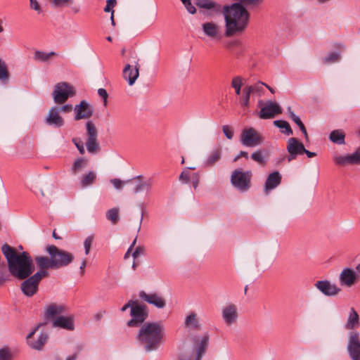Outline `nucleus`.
Wrapping results in <instances>:
<instances>
[{
  "label": "nucleus",
  "instance_id": "obj_39",
  "mask_svg": "<svg viewBox=\"0 0 360 360\" xmlns=\"http://www.w3.org/2000/svg\"><path fill=\"white\" fill-rule=\"evenodd\" d=\"M266 153L262 150H257L252 153L251 158L259 163L261 165H266V158H265Z\"/></svg>",
  "mask_w": 360,
  "mask_h": 360
},
{
  "label": "nucleus",
  "instance_id": "obj_42",
  "mask_svg": "<svg viewBox=\"0 0 360 360\" xmlns=\"http://www.w3.org/2000/svg\"><path fill=\"white\" fill-rule=\"evenodd\" d=\"M86 134L88 139H97L98 131L95 124L91 121L86 123Z\"/></svg>",
  "mask_w": 360,
  "mask_h": 360
},
{
  "label": "nucleus",
  "instance_id": "obj_32",
  "mask_svg": "<svg viewBox=\"0 0 360 360\" xmlns=\"http://www.w3.org/2000/svg\"><path fill=\"white\" fill-rule=\"evenodd\" d=\"M10 79V73L5 61L0 58V82L6 84Z\"/></svg>",
  "mask_w": 360,
  "mask_h": 360
},
{
  "label": "nucleus",
  "instance_id": "obj_58",
  "mask_svg": "<svg viewBox=\"0 0 360 360\" xmlns=\"http://www.w3.org/2000/svg\"><path fill=\"white\" fill-rule=\"evenodd\" d=\"M190 175L188 171H184L181 172L179 176V180L183 183L188 184L189 182Z\"/></svg>",
  "mask_w": 360,
  "mask_h": 360
},
{
  "label": "nucleus",
  "instance_id": "obj_57",
  "mask_svg": "<svg viewBox=\"0 0 360 360\" xmlns=\"http://www.w3.org/2000/svg\"><path fill=\"white\" fill-rule=\"evenodd\" d=\"M186 7L188 12L191 14H194L196 12L195 6L192 4L191 0H188L186 4H183Z\"/></svg>",
  "mask_w": 360,
  "mask_h": 360
},
{
  "label": "nucleus",
  "instance_id": "obj_27",
  "mask_svg": "<svg viewBox=\"0 0 360 360\" xmlns=\"http://www.w3.org/2000/svg\"><path fill=\"white\" fill-rule=\"evenodd\" d=\"M360 326L359 316L354 307H350L349 314L345 323L347 330H354Z\"/></svg>",
  "mask_w": 360,
  "mask_h": 360
},
{
  "label": "nucleus",
  "instance_id": "obj_40",
  "mask_svg": "<svg viewBox=\"0 0 360 360\" xmlns=\"http://www.w3.org/2000/svg\"><path fill=\"white\" fill-rule=\"evenodd\" d=\"M251 94V91L248 87L245 86L243 89V95L240 100L241 106L249 108Z\"/></svg>",
  "mask_w": 360,
  "mask_h": 360
},
{
  "label": "nucleus",
  "instance_id": "obj_24",
  "mask_svg": "<svg viewBox=\"0 0 360 360\" xmlns=\"http://www.w3.org/2000/svg\"><path fill=\"white\" fill-rule=\"evenodd\" d=\"M39 326L35 327V328L30 332L26 337L27 344L30 347L37 350H41L43 348L44 345L48 340V335L46 333H41L38 338L37 340H32L33 335L38 330Z\"/></svg>",
  "mask_w": 360,
  "mask_h": 360
},
{
  "label": "nucleus",
  "instance_id": "obj_53",
  "mask_svg": "<svg viewBox=\"0 0 360 360\" xmlns=\"http://www.w3.org/2000/svg\"><path fill=\"white\" fill-rule=\"evenodd\" d=\"M145 254V248L143 246H137L135 250L132 253V257L134 259L137 258L140 255H143Z\"/></svg>",
  "mask_w": 360,
  "mask_h": 360
},
{
  "label": "nucleus",
  "instance_id": "obj_60",
  "mask_svg": "<svg viewBox=\"0 0 360 360\" xmlns=\"http://www.w3.org/2000/svg\"><path fill=\"white\" fill-rule=\"evenodd\" d=\"M30 8L36 11L38 13L41 12V7L37 0H30Z\"/></svg>",
  "mask_w": 360,
  "mask_h": 360
},
{
  "label": "nucleus",
  "instance_id": "obj_50",
  "mask_svg": "<svg viewBox=\"0 0 360 360\" xmlns=\"http://www.w3.org/2000/svg\"><path fill=\"white\" fill-rule=\"evenodd\" d=\"M55 6L60 7L71 4L74 0H51Z\"/></svg>",
  "mask_w": 360,
  "mask_h": 360
},
{
  "label": "nucleus",
  "instance_id": "obj_47",
  "mask_svg": "<svg viewBox=\"0 0 360 360\" xmlns=\"http://www.w3.org/2000/svg\"><path fill=\"white\" fill-rule=\"evenodd\" d=\"M94 240V235L91 234L89 236H87L84 241V252L85 255H88L90 252L91 245Z\"/></svg>",
  "mask_w": 360,
  "mask_h": 360
},
{
  "label": "nucleus",
  "instance_id": "obj_56",
  "mask_svg": "<svg viewBox=\"0 0 360 360\" xmlns=\"http://www.w3.org/2000/svg\"><path fill=\"white\" fill-rule=\"evenodd\" d=\"M115 4H116V0H108L106 2V6L104 8V11L112 13V11H114L112 10V8L115 6Z\"/></svg>",
  "mask_w": 360,
  "mask_h": 360
},
{
  "label": "nucleus",
  "instance_id": "obj_46",
  "mask_svg": "<svg viewBox=\"0 0 360 360\" xmlns=\"http://www.w3.org/2000/svg\"><path fill=\"white\" fill-rule=\"evenodd\" d=\"M242 84V78L238 76L232 79L231 86L235 89L237 95H239L241 92Z\"/></svg>",
  "mask_w": 360,
  "mask_h": 360
},
{
  "label": "nucleus",
  "instance_id": "obj_19",
  "mask_svg": "<svg viewBox=\"0 0 360 360\" xmlns=\"http://www.w3.org/2000/svg\"><path fill=\"white\" fill-rule=\"evenodd\" d=\"M222 319L227 326L236 323L238 314L237 307L233 304H229L223 307L221 311Z\"/></svg>",
  "mask_w": 360,
  "mask_h": 360
},
{
  "label": "nucleus",
  "instance_id": "obj_41",
  "mask_svg": "<svg viewBox=\"0 0 360 360\" xmlns=\"http://www.w3.org/2000/svg\"><path fill=\"white\" fill-rule=\"evenodd\" d=\"M86 146L88 152L90 153H96L99 150L97 139H87Z\"/></svg>",
  "mask_w": 360,
  "mask_h": 360
},
{
  "label": "nucleus",
  "instance_id": "obj_59",
  "mask_svg": "<svg viewBox=\"0 0 360 360\" xmlns=\"http://www.w3.org/2000/svg\"><path fill=\"white\" fill-rule=\"evenodd\" d=\"M352 155L354 157V159H352L353 164H360V147L357 148Z\"/></svg>",
  "mask_w": 360,
  "mask_h": 360
},
{
  "label": "nucleus",
  "instance_id": "obj_54",
  "mask_svg": "<svg viewBox=\"0 0 360 360\" xmlns=\"http://www.w3.org/2000/svg\"><path fill=\"white\" fill-rule=\"evenodd\" d=\"M72 141L75 143V145L77 147V150H79V153L82 155L84 154L85 150H84V145L82 143V141H79L76 138L72 139Z\"/></svg>",
  "mask_w": 360,
  "mask_h": 360
},
{
  "label": "nucleus",
  "instance_id": "obj_12",
  "mask_svg": "<svg viewBox=\"0 0 360 360\" xmlns=\"http://www.w3.org/2000/svg\"><path fill=\"white\" fill-rule=\"evenodd\" d=\"M314 286L323 295L328 297L335 296L341 291L340 288L335 283H331L328 280L318 281L314 283Z\"/></svg>",
  "mask_w": 360,
  "mask_h": 360
},
{
  "label": "nucleus",
  "instance_id": "obj_29",
  "mask_svg": "<svg viewBox=\"0 0 360 360\" xmlns=\"http://www.w3.org/2000/svg\"><path fill=\"white\" fill-rule=\"evenodd\" d=\"M96 179V174L93 171H89L81 177L80 184L82 188H86L94 184Z\"/></svg>",
  "mask_w": 360,
  "mask_h": 360
},
{
  "label": "nucleus",
  "instance_id": "obj_64",
  "mask_svg": "<svg viewBox=\"0 0 360 360\" xmlns=\"http://www.w3.org/2000/svg\"><path fill=\"white\" fill-rule=\"evenodd\" d=\"M134 304H136V302H134L132 300L129 301L121 308V311H125L129 307H131L132 305H134Z\"/></svg>",
  "mask_w": 360,
  "mask_h": 360
},
{
  "label": "nucleus",
  "instance_id": "obj_45",
  "mask_svg": "<svg viewBox=\"0 0 360 360\" xmlns=\"http://www.w3.org/2000/svg\"><path fill=\"white\" fill-rule=\"evenodd\" d=\"M106 217L113 224H117L119 219V210L117 208L109 210L106 213Z\"/></svg>",
  "mask_w": 360,
  "mask_h": 360
},
{
  "label": "nucleus",
  "instance_id": "obj_48",
  "mask_svg": "<svg viewBox=\"0 0 360 360\" xmlns=\"http://www.w3.org/2000/svg\"><path fill=\"white\" fill-rule=\"evenodd\" d=\"M222 131H223L224 136L228 139H232V138L233 136V130L231 127H230L229 125H224L222 127Z\"/></svg>",
  "mask_w": 360,
  "mask_h": 360
},
{
  "label": "nucleus",
  "instance_id": "obj_8",
  "mask_svg": "<svg viewBox=\"0 0 360 360\" xmlns=\"http://www.w3.org/2000/svg\"><path fill=\"white\" fill-rule=\"evenodd\" d=\"M240 141L245 146L255 147L263 142V137L256 129L250 127L243 130Z\"/></svg>",
  "mask_w": 360,
  "mask_h": 360
},
{
  "label": "nucleus",
  "instance_id": "obj_14",
  "mask_svg": "<svg viewBox=\"0 0 360 360\" xmlns=\"http://www.w3.org/2000/svg\"><path fill=\"white\" fill-rule=\"evenodd\" d=\"M359 279L356 272L349 267L344 268L339 274L340 285L350 288L354 285Z\"/></svg>",
  "mask_w": 360,
  "mask_h": 360
},
{
  "label": "nucleus",
  "instance_id": "obj_10",
  "mask_svg": "<svg viewBox=\"0 0 360 360\" xmlns=\"http://www.w3.org/2000/svg\"><path fill=\"white\" fill-rule=\"evenodd\" d=\"M145 306L139 305L136 302L131 307V319L127 322V325L130 327L139 326L144 322L148 316Z\"/></svg>",
  "mask_w": 360,
  "mask_h": 360
},
{
  "label": "nucleus",
  "instance_id": "obj_13",
  "mask_svg": "<svg viewBox=\"0 0 360 360\" xmlns=\"http://www.w3.org/2000/svg\"><path fill=\"white\" fill-rule=\"evenodd\" d=\"M139 297L158 309H163L166 306V300L158 292L146 293L145 291H141L139 292Z\"/></svg>",
  "mask_w": 360,
  "mask_h": 360
},
{
  "label": "nucleus",
  "instance_id": "obj_52",
  "mask_svg": "<svg viewBox=\"0 0 360 360\" xmlns=\"http://www.w3.org/2000/svg\"><path fill=\"white\" fill-rule=\"evenodd\" d=\"M110 183L116 189H120L122 188L124 184H128L127 183H126V181H123L119 179H112L110 180Z\"/></svg>",
  "mask_w": 360,
  "mask_h": 360
},
{
  "label": "nucleus",
  "instance_id": "obj_6",
  "mask_svg": "<svg viewBox=\"0 0 360 360\" xmlns=\"http://www.w3.org/2000/svg\"><path fill=\"white\" fill-rule=\"evenodd\" d=\"M46 277L44 271H37L32 276L28 278L21 283L20 288L22 293L27 297H32L38 291V286L43 278Z\"/></svg>",
  "mask_w": 360,
  "mask_h": 360
},
{
  "label": "nucleus",
  "instance_id": "obj_61",
  "mask_svg": "<svg viewBox=\"0 0 360 360\" xmlns=\"http://www.w3.org/2000/svg\"><path fill=\"white\" fill-rule=\"evenodd\" d=\"M58 109H59V112H70L72 110V105H70V104H66V105H64L58 108Z\"/></svg>",
  "mask_w": 360,
  "mask_h": 360
},
{
  "label": "nucleus",
  "instance_id": "obj_55",
  "mask_svg": "<svg viewBox=\"0 0 360 360\" xmlns=\"http://www.w3.org/2000/svg\"><path fill=\"white\" fill-rule=\"evenodd\" d=\"M98 94L103 99V105H107L108 94L105 89L101 88L98 90Z\"/></svg>",
  "mask_w": 360,
  "mask_h": 360
},
{
  "label": "nucleus",
  "instance_id": "obj_63",
  "mask_svg": "<svg viewBox=\"0 0 360 360\" xmlns=\"http://www.w3.org/2000/svg\"><path fill=\"white\" fill-rule=\"evenodd\" d=\"M68 6H70L71 11L75 14L78 13L80 11V6L77 4H73V2L71 4H68Z\"/></svg>",
  "mask_w": 360,
  "mask_h": 360
},
{
  "label": "nucleus",
  "instance_id": "obj_51",
  "mask_svg": "<svg viewBox=\"0 0 360 360\" xmlns=\"http://www.w3.org/2000/svg\"><path fill=\"white\" fill-rule=\"evenodd\" d=\"M288 116L289 117L297 124H299L300 123L301 124V120L300 118L297 115H295L293 111L291 110V108L289 107L288 108Z\"/></svg>",
  "mask_w": 360,
  "mask_h": 360
},
{
  "label": "nucleus",
  "instance_id": "obj_4",
  "mask_svg": "<svg viewBox=\"0 0 360 360\" xmlns=\"http://www.w3.org/2000/svg\"><path fill=\"white\" fill-rule=\"evenodd\" d=\"M46 251L53 260L56 269L68 266L75 259L72 253L59 249L53 245H47Z\"/></svg>",
  "mask_w": 360,
  "mask_h": 360
},
{
  "label": "nucleus",
  "instance_id": "obj_33",
  "mask_svg": "<svg viewBox=\"0 0 360 360\" xmlns=\"http://www.w3.org/2000/svg\"><path fill=\"white\" fill-rule=\"evenodd\" d=\"M221 156V150L219 148L214 149L205 162V166L210 167L214 165L217 161L220 160Z\"/></svg>",
  "mask_w": 360,
  "mask_h": 360
},
{
  "label": "nucleus",
  "instance_id": "obj_22",
  "mask_svg": "<svg viewBox=\"0 0 360 360\" xmlns=\"http://www.w3.org/2000/svg\"><path fill=\"white\" fill-rule=\"evenodd\" d=\"M45 122L48 125L56 128H60L64 125V120L60 115L58 107L53 106L49 110Z\"/></svg>",
  "mask_w": 360,
  "mask_h": 360
},
{
  "label": "nucleus",
  "instance_id": "obj_38",
  "mask_svg": "<svg viewBox=\"0 0 360 360\" xmlns=\"http://www.w3.org/2000/svg\"><path fill=\"white\" fill-rule=\"evenodd\" d=\"M56 55V53L51 51L46 53L44 51H37L34 54V59L40 62H46L53 56Z\"/></svg>",
  "mask_w": 360,
  "mask_h": 360
},
{
  "label": "nucleus",
  "instance_id": "obj_15",
  "mask_svg": "<svg viewBox=\"0 0 360 360\" xmlns=\"http://www.w3.org/2000/svg\"><path fill=\"white\" fill-rule=\"evenodd\" d=\"M281 108L278 103L267 101L265 105L261 108L259 117L264 120L271 119L276 115L281 113Z\"/></svg>",
  "mask_w": 360,
  "mask_h": 360
},
{
  "label": "nucleus",
  "instance_id": "obj_31",
  "mask_svg": "<svg viewBox=\"0 0 360 360\" xmlns=\"http://www.w3.org/2000/svg\"><path fill=\"white\" fill-rule=\"evenodd\" d=\"M345 134L341 129H336L331 131L329 136L330 140L337 144H345Z\"/></svg>",
  "mask_w": 360,
  "mask_h": 360
},
{
  "label": "nucleus",
  "instance_id": "obj_2",
  "mask_svg": "<svg viewBox=\"0 0 360 360\" xmlns=\"http://www.w3.org/2000/svg\"><path fill=\"white\" fill-rule=\"evenodd\" d=\"M221 12L224 16L226 37L240 34L248 27L250 13L240 2L223 6Z\"/></svg>",
  "mask_w": 360,
  "mask_h": 360
},
{
  "label": "nucleus",
  "instance_id": "obj_49",
  "mask_svg": "<svg viewBox=\"0 0 360 360\" xmlns=\"http://www.w3.org/2000/svg\"><path fill=\"white\" fill-rule=\"evenodd\" d=\"M11 354L8 348L0 349V360H11Z\"/></svg>",
  "mask_w": 360,
  "mask_h": 360
},
{
  "label": "nucleus",
  "instance_id": "obj_44",
  "mask_svg": "<svg viewBox=\"0 0 360 360\" xmlns=\"http://www.w3.org/2000/svg\"><path fill=\"white\" fill-rule=\"evenodd\" d=\"M352 159H354V157H352V154L346 156H337L334 158V162L335 164L340 165H345L347 164L353 165Z\"/></svg>",
  "mask_w": 360,
  "mask_h": 360
},
{
  "label": "nucleus",
  "instance_id": "obj_5",
  "mask_svg": "<svg viewBox=\"0 0 360 360\" xmlns=\"http://www.w3.org/2000/svg\"><path fill=\"white\" fill-rule=\"evenodd\" d=\"M252 172L243 171L241 169H236L231 176V184L241 192L247 191L251 186Z\"/></svg>",
  "mask_w": 360,
  "mask_h": 360
},
{
  "label": "nucleus",
  "instance_id": "obj_20",
  "mask_svg": "<svg viewBox=\"0 0 360 360\" xmlns=\"http://www.w3.org/2000/svg\"><path fill=\"white\" fill-rule=\"evenodd\" d=\"M75 112V120H79L91 117L94 113L92 106L86 101H82L79 105L74 108Z\"/></svg>",
  "mask_w": 360,
  "mask_h": 360
},
{
  "label": "nucleus",
  "instance_id": "obj_7",
  "mask_svg": "<svg viewBox=\"0 0 360 360\" xmlns=\"http://www.w3.org/2000/svg\"><path fill=\"white\" fill-rule=\"evenodd\" d=\"M75 94V91L72 85L67 82H60L55 86L53 91V101L57 104H63Z\"/></svg>",
  "mask_w": 360,
  "mask_h": 360
},
{
  "label": "nucleus",
  "instance_id": "obj_18",
  "mask_svg": "<svg viewBox=\"0 0 360 360\" xmlns=\"http://www.w3.org/2000/svg\"><path fill=\"white\" fill-rule=\"evenodd\" d=\"M139 68L140 65L139 64L138 58L134 61V69L131 68V65L130 64H127L124 66L122 75L124 79L127 81L129 85H133L138 79L139 76Z\"/></svg>",
  "mask_w": 360,
  "mask_h": 360
},
{
  "label": "nucleus",
  "instance_id": "obj_36",
  "mask_svg": "<svg viewBox=\"0 0 360 360\" xmlns=\"http://www.w3.org/2000/svg\"><path fill=\"white\" fill-rule=\"evenodd\" d=\"M208 342V337H203L198 345L194 360H201Z\"/></svg>",
  "mask_w": 360,
  "mask_h": 360
},
{
  "label": "nucleus",
  "instance_id": "obj_17",
  "mask_svg": "<svg viewBox=\"0 0 360 360\" xmlns=\"http://www.w3.org/2000/svg\"><path fill=\"white\" fill-rule=\"evenodd\" d=\"M202 30L204 34L212 39L220 40L222 38L221 27L212 21L202 23Z\"/></svg>",
  "mask_w": 360,
  "mask_h": 360
},
{
  "label": "nucleus",
  "instance_id": "obj_1",
  "mask_svg": "<svg viewBox=\"0 0 360 360\" xmlns=\"http://www.w3.org/2000/svg\"><path fill=\"white\" fill-rule=\"evenodd\" d=\"M1 252L6 259L8 271L14 278L24 280L34 272L33 259L29 252H18L15 248L6 243L1 246Z\"/></svg>",
  "mask_w": 360,
  "mask_h": 360
},
{
  "label": "nucleus",
  "instance_id": "obj_23",
  "mask_svg": "<svg viewBox=\"0 0 360 360\" xmlns=\"http://www.w3.org/2000/svg\"><path fill=\"white\" fill-rule=\"evenodd\" d=\"M34 261L37 268L39 269L38 271H44L46 274V277L49 276L48 269H56L53 264V260L50 257L49 258L44 255H38L34 257Z\"/></svg>",
  "mask_w": 360,
  "mask_h": 360
},
{
  "label": "nucleus",
  "instance_id": "obj_21",
  "mask_svg": "<svg viewBox=\"0 0 360 360\" xmlns=\"http://www.w3.org/2000/svg\"><path fill=\"white\" fill-rule=\"evenodd\" d=\"M195 4L198 8L208 11L210 15L220 13L223 7L214 0H195Z\"/></svg>",
  "mask_w": 360,
  "mask_h": 360
},
{
  "label": "nucleus",
  "instance_id": "obj_11",
  "mask_svg": "<svg viewBox=\"0 0 360 360\" xmlns=\"http://www.w3.org/2000/svg\"><path fill=\"white\" fill-rule=\"evenodd\" d=\"M286 149L289 155L283 158L287 160L288 162L295 160L298 155H302L304 152V146L302 143L298 141L295 138H290L288 141Z\"/></svg>",
  "mask_w": 360,
  "mask_h": 360
},
{
  "label": "nucleus",
  "instance_id": "obj_37",
  "mask_svg": "<svg viewBox=\"0 0 360 360\" xmlns=\"http://www.w3.org/2000/svg\"><path fill=\"white\" fill-rule=\"evenodd\" d=\"M274 124L281 129V131L288 136L292 134V130L289 123L285 120H275Z\"/></svg>",
  "mask_w": 360,
  "mask_h": 360
},
{
  "label": "nucleus",
  "instance_id": "obj_25",
  "mask_svg": "<svg viewBox=\"0 0 360 360\" xmlns=\"http://www.w3.org/2000/svg\"><path fill=\"white\" fill-rule=\"evenodd\" d=\"M282 176L279 172L276 171L269 174L264 186V192L268 195L273 189L276 188L281 182Z\"/></svg>",
  "mask_w": 360,
  "mask_h": 360
},
{
  "label": "nucleus",
  "instance_id": "obj_35",
  "mask_svg": "<svg viewBox=\"0 0 360 360\" xmlns=\"http://www.w3.org/2000/svg\"><path fill=\"white\" fill-rule=\"evenodd\" d=\"M264 85L265 83L258 82L252 85H247V86L251 91L252 94H255L258 96H262L264 94L265 92Z\"/></svg>",
  "mask_w": 360,
  "mask_h": 360
},
{
  "label": "nucleus",
  "instance_id": "obj_43",
  "mask_svg": "<svg viewBox=\"0 0 360 360\" xmlns=\"http://www.w3.org/2000/svg\"><path fill=\"white\" fill-rule=\"evenodd\" d=\"M340 58V54L338 52H332L328 54L327 56L322 58L323 64L334 63L338 62Z\"/></svg>",
  "mask_w": 360,
  "mask_h": 360
},
{
  "label": "nucleus",
  "instance_id": "obj_34",
  "mask_svg": "<svg viewBox=\"0 0 360 360\" xmlns=\"http://www.w3.org/2000/svg\"><path fill=\"white\" fill-rule=\"evenodd\" d=\"M88 160L84 158H78L73 162L71 167V172L73 174H76L82 169L87 165Z\"/></svg>",
  "mask_w": 360,
  "mask_h": 360
},
{
  "label": "nucleus",
  "instance_id": "obj_28",
  "mask_svg": "<svg viewBox=\"0 0 360 360\" xmlns=\"http://www.w3.org/2000/svg\"><path fill=\"white\" fill-rule=\"evenodd\" d=\"M65 309L64 305L53 303L46 307L45 316L48 319H56V316L63 314Z\"/></svg>",
  "mask_w": 360,
  "mask_h": 360
},
{
  "label": "nucleus",
  "instance_id": "obj_16",
  "mask_svg": "<svg viewBox=\"0 0 360 360\" xmlns=\"http://www.w3.org/2000/svg\"><path fill=\"white\" fill-rule=\"evenodd\" d=\"M126 183L129 184L132 186V191L134 193H138L143 191H149L153 185V180L148 179L143 180L141 176H137L131 179L126 181Z\"/></svg>",
  "mask_w": 360,
  "mask_h": 360
},
{
  "label": "nucleus",
  "instance_id": "obj_9",
  "mask_svg": "<svg viewBox=\"0 0 360 360\" xmlns=\"http://www.w3.org/2000/svg\"><path fill=\"white\" fill-rule=\"evenodd\" d=\"M347 349L352 360H360L359 333L356 331H352L349 333Z\"/></svg>",
  "mask_w": 360,
  "mask_h": 360
},
{
  "label": "nucleus",
  "instance_id": "obj_30",
  "mask_svg": "<svg viewBox=\"0 0 360 360\" xmlns=\"http://www.w3.org/2000/svg\"><path fill=\"white\" fill-rule=\"evenodd\" d=\"M184 325L186 328L191 329H198L200 327L199 321L195 313H190L185 319Z\"/></svg>",
  "mask_w": 360,
  "mask_h": 360
},
{
  "label": "nucleus",
  "instance_id": "obj_3",
  "mask_svg": "<svg viewBox=\"0 0 360 360\" xmlns=\"http://www.w3.org/2000/svg\"><path fill=\"white\" fill-rule=\"evenodd\" d=\"M164 334V327L160 322H146L140 328L136 338L147 352H150L158 348Z\"/></svg>",
  "mask_w": 360,
  "mask_h": 360
},
{
  "label": "nucleus",
  "instance_id": "obj_26",
  "mask_svg": "<svg viewBox=\"0 0 360 360\" xmlns=\"http://www.w3.org/2000/svg\"><path fill=\"white\" fill-rule=\"evenodd\" d=\"M53 327L61 328L72 330L75 328L73 318L71 316H58L53 321Z\"/></svg>",
  "mask_w": 360,
  "mask_h": 360
},
{
  "label": "nucleus",
  "instance_id": "obj_62",
  "mask_svg": "<svg viewBox=\"0 0 360 360\" xmlns=\"http://www.w3.org/2000/svg\"><path fill=\"white\" fill-rule=\"evenodd\" d=\"M136 243V238L134 240V241L131 244L130 247L128 248L127 252L125 253V255L124 256V258L125 259H128L130 257V252L132 251V249H133L134 246L135 245Z\"/></svg>",
  "mask_w": 360,
  "mask_h": 360
}]
</instances>
